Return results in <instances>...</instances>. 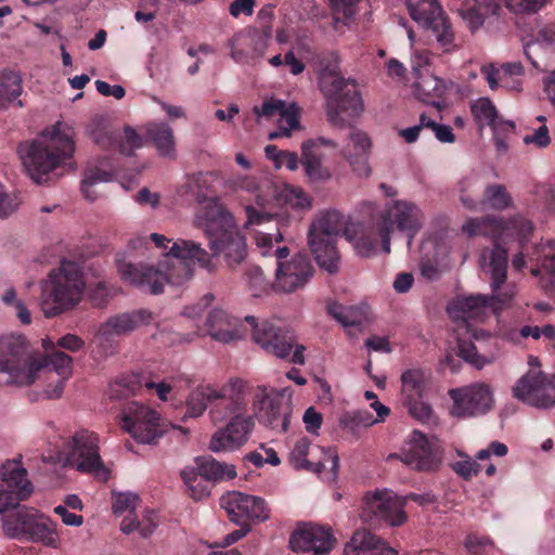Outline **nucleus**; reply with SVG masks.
<instances>
[{
  "mask_svg": "<svg viewBox=\"0 0 555 555\" xmlns=\"http://www.w3.org/2000/svg\"><path fill=\"white\" fill-rule=\"evenodd\" d=\"M462 231L469 237L483 235L495 241L492 248H486L481 253L482 268L491 274L493 295L477 294L457 297L448 306V313L453 320L468 324L470 320L483 319L489 308L498 309V302L505 304L506 301L495 295L506 281L508 259L507 250L496 241L516 238L522 247L533 231V224L522 216H514L507 220L486 216L467 220L463 224Z\"/></svg>",
  "mask_w": 555,
  "mask_h": 555,
  "instance_id": "f257e3e1",
  "label": "nucleus"
},
{
  "mask_svg": "<svg viewBox=\"0 0 555 555\" xmlns=\"http://www.w3.org/2000/svg\"><path fill=\"white\" fill-rule=\"evenodd\" d=\"M147 238L149 245L153 243L163 251L168 249L167 258L156 267L135 264L120 255L116 257V266L121 280L143 292L157 295L164 292L166 284L171 286L184 284L193 275L190 261H197L199 267L209 273L217 269L212 257L194 241L179 238L169 247L171 241L163 234L152 233Z\"/></svg>",
  "mask_w": 555,
  "mask_h": 555,
  "instance_id": "f03ea898",
  "label": "nucleus"
},
{
  "mask_svg": "<svg viewBox=\"0 0 555 555\" xmlns=\"http://www.w3.org/2000/svg\"><path fill=\"white\" fill-rule=\"evenodd\" d=\"M227 396V393L224 395ZM248 389L243 382L235 392L228 390V397L218 404L212 411H209L214 424L228 423L217 429L209 442V449L214 452H232L244 447L249 440L255 428L253 415L247 413Z\"/></svg>",
  "mask_w": 555,
  "mask_h": 555,
  "instance_id": "7ed1b4c3",
  "label": "nucleus"
},
{
  "mask_svg": "<svg viewBox=\"0 0 555 555\" xmlns=\"http://www.w3.org/2000/svg\"><path fill=\"white\" fill-rule=\"evenodd\" d=\"M23 165L36 183L49 181L50 173L65 165L73 157L75 142L72 134L61 130V124H56L50 135H43L31 143L20 146Z\"/></svg>",
  "mask_w": 555,
  "mask_h": 555,
  "instance_id": "20e7f679",
  "label": "nucleus"
},
{
  "mask_svg": "<svg viewBox=\"0 0 555 555\" xmlns=\"http://www.w3.org/2000/svg\"><path fill=\"white\" fill-rule=\"evenodd\" d=\"M202 218L214 256H222L230 268L242 263L247 256L246 240L225 207L211 199L204 207Z\"/></svg>",
  "mask_w": 555,
  "mask_h": 555,
  "instance_id": "39448f33",
  "label": "nucleus"
},
{
  "mask_svg": "<svg viewBox=\"0 0 555 555\" xmlns=\"http://www.w3.org/2000/svg\"><path fill=\"white\" fill-rule=\"evenodd\" d=\"M40 307L47 318H54L73 309L81 299L85 280L80 267L63 261L41 282Z\"/></svg>",
  "mask_w": 555,
  "mask_h": 555,
  "instance_id": "423d86ee",
  "label": "nucleus"
},
{
  "mask_svg": "<svg viewBox=\"0 0 555 555\" xmlns=\"http://www.w3.org/2000/svg\"><path fill=\"white\" fill-rule=\"evenodd\" d=\"M44 359L37 356L23 335L0 337V384L7 386H30L43 370Z\"/></svg>",
  "mask_w": 555,
  "mask_h": 555,
  "instance_id": "0eeeda50",
  "label": "nucleus"
},
{
  "mask_svg": "<svg viewBox=\"0 0 555 555\" xmlns=\"http://www.w3.org/2000/svg\"><path fill=\"white\" fill-rule=\"evenodd\" d=\"M3 531L11 538L23 542L41 543L48 547H57L60 535L57 524L40 511L20 506L3 517Z\"/></svg>",
  "mask_w": 555,
  "mask_h": 555,
  "instance_id": "6e6552de",
  "label": "nucleus"
},
{
  "mask_svg": "<svg viewBox=\"0 0 555 555\" xmlns=\"http://www.w3.org/2000/svg\"><path fill=\"white\" fill-rule=\"evenodd\" d=\"M99 436L88 429L77 430L64 440L59 450V461L64 466L75 468L85 474H91L102 481L109 477L100 455Z\"/></svg>",
  "mask_w": 555,
  "mask_h": 555,
  "instance_id": "1a4fd4ad",
  "label": "nucleus"
},
{
  "mask_svg": "<svg viewBox=\"0 0 555 555\" xmlns=\"http://www.w3.org/2000/svg\"><path fill=\"white\" fill-rule=\"evenodd\" d=\"M344 216L336 211L323 212L310 227L309 246L320 268L328 273L339 269L340 257L336 247V237L344 231Z\"/></svg>",
  "mask_w": 555,
  "mask_h": 555,
  "instance_id": "9d476101",
  "label": "nucleus"
},
{
  "mask_svg": "<svg viewBox=\"0 0 555 555\" xmlns=\"http://www.w3.org/2000/svg\"><path fill=\"white\" fill-rule=\"evenodd\" d=\"M410 16L428 34L429 40L443 53L459 49L451 22L437 0H405Z\"/></svg>",
  "mask_w": 555,
  "mask_h": 555,
  "instance_id": "9b49d317",
  "label": "nucleus"
},
{
  "mask_svg": "<svg viewBox=\"0 0 555 555\" xmlns=\"http://www.w3.org/2000/svg\"><path fill=\"white\" fill-rule=\"evenodd\" d=\"M320 91L326 101L328 121L334 126L344 124L341 114L354 117L360 115L364 108L358 83L352 78L340 76L331 81L323 80V88Z\"/></svg>",
  "mask_w": 555,
  "mask_h": 555,
  "instance_id": "f8f14e48",
  "label": "nucleus"
},
{
  "mask_svg": "<svg viewBox=\"0 0 555 555\" xmlns=\"http://www.w3.org/2000/svg\"><path fill=\"white\" fill-rule=\"evenodd\" d=\"M397 228L406 232L408 246L423 225V214L412 202L395 201L390 207L380 216L376 224V233L380 238L384 253H390V234Z\"/></svg>",
  "mask_w": 555,
  "mask_h": 555,
  "instance_id": "ddd939ff",
  "label": "nucleus"
},
{
  "mask_svg": "<svg viewBox=\"0 0 555 555\" xmlns=\"http://www.w3.org/2000/svg\"><path fill=\"white\" fill-rule=\"evenodd\" d=\"M121 428L140 443H155L168 429L160 415L137 401L127 402L121 409Z\"/></svg>",
  "mask_w": 555,
  "mask_h": 555,
  "instance_id": "4468645a",
  "label": "nucleus"
},
{
  "mask_svg": "<svg viewBox=\"0 0 555 555\" xmlns=\"http://www.w3.org/2000/svg\"><path fill=\"white\" fill-rule=\"evenodd\" d=\"M513 396L535 408L546 409L555 405V374L528 371L513 387Z\"/></svg>",
  "mask_w": 555,
  "mask_h": 555,
  "instance_id": "2eb2a0df",
  "label": "nucleus"
},
{
  "mask_svg": "<svg viewBox=\"0 0 555 555\" xmlns=\"http://www.w3.org/2000/svg\"><path fill=\"white\" fill-rule=\"evenodd\" d=\"M33 492V485L27 479V470L21 459L11 460L0 466V514L18 506Z\"/></svg>",
  "mask_w": 555,
  "mask_h": 555,
  "instance_id": "dca6fc26",
  "label": "nucleus"
},
{
  "mask_svg": "<svg viewBox=\"0 0 555 555\" xmlns=\"http://www.w3.org/2000/svg\"><path fill=\"white\" fill-rule=\"evenodd\" d=\"M449 396L453 400L451 413L457 417L483 415L491 410L493 403L491 389L483 383L451 389Z\"/></svg>",
  "mask_w": 555,
  "mask_h": 555,
  "instance_id": "f3484780",
  "label": "nucleus"
},
{
  "mask_svg": "<svg viewBox=\"0 0 555 555\" xmlns=\"http://www.w3.org/2000/svg\"><path fill=\"white\" fill-rule=\"evenodd\" d=\"M251 326L253 340L267 353L276 358L286 359L295 346V338L283 328L275 326L269 320L257 321L253 315L245 317Z\"/></svg>",
  "mask_w": 555,
  "mask_h": 555,
  "instance_id": "a211bd4d",
  "label": "nucleus"
},
{
  "mask_svg": "<svg viewBox=\"0 0 555 555\" xmlns=\"http://www.w3.org/2000/svg\"><path fill=\"white\" fill-rule=\"evenodd\" d=\"M314 268L307 254L298 253L291 260L280 262L276 268V288L284 293H293L305 286L312 278Z\"/></svg>",
  "mask_w": 555,
  "mask_h": 555,
  "instance_id": "6ab92c4d",
  "label": "nucleus"
},
{
  "mask_svg": "<svg viewBox=\"0 0 555 555\" xmlns=\"http://www.w3.org/2000/svg\"><path fill=\"white\" fill-rule=\"evenodd\" d=\"M90 135L101 149L118 151L126 156L132 155L133 151L140 149L143 144L141 135L129 126L125 127L124 137H121L100 121L94 120L90 126Z\"/></svg>",
  "mask_w": 555,
  "mask_h": 555,
  "instance_id": "aec40b11",
  "label": "nucleus"
},
{
  "mask_svg": "<svg viewBox=\"0 0 555 555\" xmlns=\"http://www.w3.org/2000/svg\"><path fill=\"white\" fill-rule=\"evenodd\" d=\"M242 386L243 380L240 378L230 379L220 389H215L209 385L198 386L190 392L185 401L186 412L183 420L186 417L196 418L201 416L206 411L208 404H210V411H212L218 404L223 401L225 402V390L228 391L231 388V390L235 392L237 388Z\"/></svg>",
  "mask_w": 555,
  "mask_h": 555,
  "instance_id": "412c9836",
  "label": "nucleus"
},
{
  "mask_svg": "<svg viewBox=\"0 0 555 555\" xmlns=\"http://www.w3.org/2000/svg\"><path fill=\"white\" fill-rule=\"evenodd\" d=\"M403 507V500L387 492H376L364 498L363 515L372 516L390 526H400L406 519Z\"/></svg>",
  "mask_w": 555,
  "mask_h": 555,
  "instance_id": "4be33fe9",
  "label": "nucleus"
},
{
  "mask_svg": "<svg viewBox=\"0 0 555 555\" xmlns=\"http://www.w3.org/2000/svg\"><path fill=\"white\" fill-rule=\"evenodd\" d=\"M401 461L416 470L433 472L440 464V455L424 434L414 430L408 448L401 454Z\"/></svg>",
  "mask_w": 555,
  "mask_h": 555,
  "instance_id": "5701e85b",
  "label": "nucleus"
},
{
  "mask_svg": "<svg viewBox=\"0 0 555 555\" xmlns=\"http://www.w3.org/2000/svg\"><path fill=\"white\" fill-rule=\"evenodd\" d=\"M336 543L330 528L307 525L298 528L289 538V545L295 552H310L314 554L330 553Z\"/></svg>",
  "mask_w": 555,
  "mask_h": 555,
  "instance_id": "b1692460",
  "label": "nucleus"
},
{
  "mask_svg": "<svg viewBox=\"0 0 555 555\" xmlns=\"http://www.w3.org/2000/svg\"><path fill=\"white\" fill-rule=\"evenodd\" d=\"M321 146L335 149L337 145L324 137L310 139L301 145V164L306 176L312 182H324L332 176L328 168L322 165V154L319 151Z\"/></svg>",
  "mask_w": 555,
  "mask_h": 555,
  "instance_id": "393cba45",
  "label": "nucleus"
},
{
  "mask_svg": "<svg viewBox=\"0 0 555 555\" xmlns=\"http://www.w3.org/2000/svg\"><path fill=\"white\" fill-rule=\"evenodd\" d=\"M258 418L261 424L279 433L287 430L292 415V406L282 398H271L267 395L258 400Z\"/></svg>",
  "mask_w": 555,
  "mask_h": 555,
  "instance_id": "a878e982",
  "label": "nucleus"
},
{
  "mask_svg": "<svg viewBox=\"0 0 555 555\" xmlns=\"http://www.w3.org/2000/svg\"><path fill=\"white\" fill-rule=\"evenodd\" d=\"M206 326L211 338L221 343H230L243 336L240 320L222 309L209 312Z\"/></svg>",
  "mask_w": 555,
  "mask_h": 555,
  "instance_id": "bb28decb",
  "label": "nucleus"
},
{
  "mask_svg": "<svg viewBox=\"0 0 555 555\" xmlns=\"http://www.w3.org/2000/svg\"><path fill=\"white\" fill-rule=\"evenodd\" d=\"M531 258L537 266L531 268V274L541 276V284L545 291L555 289V240H548L534 247Z\"/></svg>",
  "mask_w": 555,
  "mask_h": 555,
  "instance_id": "cd10ccee",
  "label": "nucleus"
},
{
  "mask_svg": "<svg viewBox=\"0 0 555 555\" xmlns=\"http://www.w3.org/2000/svg\"><path fill=\"white\" fill-rule=\"evenodd\" d=\"M481 74L492 90L501 87L519 91L520 81L514 77L521 76L524 74V67L519 62L505 63L500 67L490 64L481 67Z\"/></svg>",
  "mask_w": 555,
  "mask_h": 555,
  "instance_id": "c85d7f7f",
  "label": "nucleus"
},
{
  "mask_svg": "<svg viewBox=\"0 0 555 555\" xmlns=\"http://www.w3.org/2000/svg\"><path fill=\"white\" fill-rule=\"evenodd\" d=\"M345 555H395L393 548L389 547L380 538L371 531L357 530L351 540L346 544Z\"/></svg>",
  "mask_w": 555,
  "mask_h": 555,
  "instance_id": "c756f323",
  "label": "nucleus"
},
{
  "mask_svg": "<svg viewBox=\"0 0 555 555\" xmlns=\"http://www.w3.org/2000/svg\"><path fill=\"white\" fill-rule=\"evenodd\" d=\"M321 453V447L311 446L307 437H301L295 442L289 453V462L296 469L321 473L325 463L322 460H315L317 454Z\"/></svg>",
  "mask_w": 555,
  "mask_h": 555,
  "instance_id": "7c9ffc66",
  "label": "nucleus"
},
{
  "mask_svg": "<svg viewBox=\"0 0 555 555\" xmlns=\"http://www.w3.org/2000/svg\"><path fill=\"white\" fill-rule=\"evenodd\" d=\"M152 320V313L146 309L125 312L111 317L101 327L104 334L122 335L146 325Z\"/></svg>",
  "mask_w": 555,
  "mask_h": 555,
  "instance_id": "2f4dec72",
  "label": "nucleus"
},
{
  "mask_svg": "<svg viewBox=\"0 0 555 555\" xmlns=\"http://www.w3.org/2000/svg\"><path fill=\"white\" fill-rule=\"evenodd\" d=\"M146 138L154 144L163 157H176V141L172 128L164 121H153L146 125Z\"/></svg>",
  "mask_w": 555,
  "mask_h": 555,
  "instance_id": "473e14b6",
  "label": "nucleus"
},
{
  "mask_svg": "<svg viewBox=\"0 0 555 555\" xmlns=\"http://www.w3.org/2000/svg\"><path fill=\"white\" fill-rule=\"evenodd\" d=\"M23 92L22 78L13 70L0 72V111L8 109L11 105L23 107L18 99Z\"/></svg>",
  "mask_w": 555,
  "mask_h": 555,
  "instance_id": "72a5a7b5",
  "label": "nucleus"
},
{
  "mask_svg": "<svg viewBox=\"0 0 555 555\" xmlns=\"http://www.w3.org/2000/svg\"><path fill=\"white\" fill-rule=\"evenodd\" d=\"M477 122L480 127L490 126L494 132L502 129L512 132L515 129L513 121H503L499 119L498 112L493 103L489 99H481L472 106Z\"/></svg>",
  "mask_w": 555,
  "mask_h": 555,
  "instance_id": "f704fd0d",
  "label": "nucleus"
},
{
  "mask_svg": "<svg viewBox=\"0 0 555 555\" xmlns=\"http://www.w3.org/2000/svg\"><path fill=\"white\" fill-rule=\"evenodd\" d=\"M115 176V167L108 159H103L99 165L86 169L81 181V192L86 198L93 201L95 193L92 188L99 182H108Z\"/></svg>",
  "mask_w": 555,
  "mask_h": 555,
  "instance_id": "c9c22d12",
  "label": "nucleus"
},
{
  "mask_svg": "<svg viewBox=\"0 0 555 555\" xmlns=\"http://www.w3.org/2000/svg\"><path fill=\"white\" fill-rule=\"evenodd\" d=\"M196 466L210 482L231 480L236 477L234 465L218 462L211 456L196 459Z\"/></svg>",
  "mask_w": 555,
  "mask_h": 555,
  "instance_id": "e433bc0d",
  "label": "nucleus"
},
{
  "mask_svg": "<svg viewBox=\"0 0 555 555\" xmlns=\"http://www.w3.org/2000/svg\"><path fill=\"white\" fill-rule=\"evenodd\" d=\"M272 195L278 205H288L297 209L309 208V196L300 189L289 184L270 185Z\"/></svg>",
  "mask_w": 555,
  "mask_h": 555,
  "instance_id": "4c0bfd02",
  "label": "nucleus"
},
{
  "mask_svg": "<svg viewBox=\"0 0 555 555\" xmlns=\"http://www.w3.org/2000/svg\"><path fill=\"white\" fill-rule=\"evenodd\" d=\"M429 374L421 369H410L402 373V395L404 400L423 397L427 388Z\"/></svg>",
  "mask_w": 555,
  "mask_h": 555,
  "instance_id": "58836bf2",
  "label": "nucleus"
},
{
  "mask_svg": "<svg viewBox=\"0 0 555 555\" xmlns=\"http://www.w3.org/2000/svg\"><path fill=\"white\" fill-rule=\"evenodd\" d=\"M144 377L138 373L122 375L108 386V396L112 400L127 399L137 395L143 387Z\"/></svg>",
  "mask_w": 555,
  "mask_h": 555,
  "instance_id": "ea45409f",
  "label": "nucleus"
},
{
  "mask_svg": "<svg viewBox=\"0 0 555 555\" xmlns=\"http://www.w3.org/2000/svg\"><path fill=\"white\" fill-rule=\"evenodd\" d=\"M250 502V494L233 491L221 496L220 506L225 511L232 522L243 524L245 508Z\"/></svg>",
  "mask_w": 555,
  "mask_h": 555,
  "instance_id": "a19ab883",
  "label": "nucleus"
},
{
  "mask_svg": "<svg viewBox=\"0 0 555 555\" xmlns=\"http://www.w3.org/2000/svg\"><path fill=\"white\" fill-rule=\"evenodd\" d=\"M184 485L188 487L190 496L195 501L208 496L210 493V481L201 474L196 467H185L180 473Z\"/></svg>",
  "mask_w": 555,
  "mask_h": 555,
  "instance_id": "79ce46f5",
  "label": "nucleus"
},
{
  "mask_svg": "<svg viewBox=\"0 0 555 555\" xmlns=\"http://www.w3.org/2000/svg\"><path fill=\"white\" fill-rule=\"evenodd\" d=\"M483 1L485 4L477 2L476 5L467 9L462 14L463 20L467 23L472 33L476 31L483 25L487 15H496L501 10V7L493 0Z\"/></svg>",
  "mask_w": 555,
  "mask_h": 555,
  "instance_id": "37998d69",
  "label": "nucleus"
},
{
  "mask_svg": "<svg viewBox=\"0 0 555 555\" xmlns=\"http://www.w3.org/2000/svg\"><path fill=\"white\" fill-rule=\"evenodd\" d=\"M157 527V515L154 511H146L141 520L137 516L130 514L126 516L120 525L124 533L129 534L139 531L143 538L150 537Z\"/></svg>",
  "mask_w": 555,
  "mask_h": 555,
  "instance_id": "c03bdc74",
  "label": "nucleus"
},
{
  "mask_svg": "<svg viewBox=\"0 0 555 555\" xmlns=\"http://www.w3.org/2000/svg\"><path fill=\"white\" fill-rule=\"evenodd\" d=\"M415 93L422 102L438 106L444 94V86L437 77H424L415 83Z\"/></svg>",
  "mask_w": 555,
  "mask_h": 555,
  "instance_id": "a18cd8bd",
  "label": "nucleus"
},
{
  "mask_svg": "<svg viewBox=\"0 0 555 555\" xmlns=\"http://www.w3.org/2000/svg\"><path fill=\"white\" fill-rule=\"evenodd\" d=\"M480 350L481 346L476 345L470 339L459 338L457 340V354L478 370L494 361L493 354H483Z\"/></svg>",
  "mask_w": 555,
  "mask_h": 555,
  "instance_id": "49530a36",
  "label": "nucleus"
},
{
  "mask_svg": "<svg viewBox=\"0 0 555 555\" xmlns=\"http://www.w3.org/2000/svg\"><path fill=\"white\" fill-rule=\"evenodd\" d=\"M255 38L250 33H238L232 39L229 40V47L231 50V57L236 62H244L247 57L258 55L262 53V49L266 43L262 42L261 49L256 46L253 49H247V46L254 43Z\"/></svg>",
  "mask_w": 555,
  "mask_h": 555,
  "instance_id": "de8ad7c7",
  "label": "nucleus"
},
{
  "mask_svg": "<svg viewBox=\"0 0 555 555\" xmlns=\"http://www.w3.org/2000/svg\"><path fill=\"white\" fill-rule=\"evenodd\" d=\"M37 356L41 359H44V366L52 367V370L60 376L63 377V379H68L73 372V358L65 352L57 350L52 345L51 352H48L46 354L40 353L37 351Z\"/></svg>",
  "mask_w": 555,
  "mask_h": 555,
  "instance_id": "09e8293b",
  "label": "nucleus"
},
{
  "mask_svg": "<svg viewBox=\"0 0 555 555\" xmlns=\"http://www.w3.org/2000/svg\"><path fill=\"white\" fill-rule=\"evenodd\" d=\"M339 57L337 53L330 52L322 54L318 62V83L323 88V80H334L339 78Z\"/></svg>",
  "mask_w": 555,
  "mask_h": 555,
  "instance_id": "8fccbe9b",
  "label": "nucleus"
},
{
  "mask_svg": "<svg viewBox=\"0 0 555 555\" xmlns=\"http://www.w3.org/2000/svg\"><path fill=\"white\" fill-rule=\"evenodd\" d=\"M483 202L493 209L503 210L512 205V197L503 184H490L485 190Z\"/></svg>",
  "mask_w": 555,
  "mask_h": 555,
  "instance_id": "3c124183",
  "label": "nucleus"
},
{
  "mask_svg": "<svg viewBox=\"0 0 555 555\" xmlns=\"http://www.w3.org/2000/svg\"><path fill=\"white\" fill-rule=\"evenodd\" d=\"M410 415L423 424L435 422V413L431 405L423 400V397L404 400Z\"/></svg>",
  "mask_w": 555,
  "mask_h": 555,
  "instance_id": "603ef678",
  "label": "nucleus"
},
{
  "mask_svg": "<svg viewBox=\"0 0 555 555\" xmlns=\"http://www.w3.org/2000/svg\"><path fill=\"white\" fill-rule=\"evenodd\" d=\"M250 503L245 508L243 524L250 527L251 522L264 521L269 518L270 509L262 498L250 495Z\"/></svg>",
  "mask_w": 555,
  "mask_h": 555,
  "instance_id": "864d4df0",
  "label": "nucleus"
},
{
  "mask_svg": "<svg viewBox=\"0 0 555 555\" xmlns=\"http://www.w3.org/2000/svg\"><path fill=\"white\" fill-rule=\"evenodd\" d=\"M282 241H284V232L280 227L276 229V233L274 234L259 232L255 236L256 245L263 256L273 254V242L280 243Z\"/></svg>",
  "mask_w": 555,
  "mask_h": 555,
  "instance_id": "5fc2aeb1",
  "label": "nucleus"
},
{
  "mask_svg": "<svg viewBox=\"0 0 555 555\" xmlns=\"http://www.w3.org/2000/svg\"><path fill=\"white\" fill-rule=\"evenodd\" d=\"M480 468V464L468 455H465L464 459L452 464V469L465 480H470L473 477L477 476Z\"/></svg>",
  "mask_w": 555,
  "mask_h": 555,
  "instance_id": "6e6d98bb",
  "label": "nucleus"
},
{
  "mask_svg": "<svg viewBox=\"0 0 555 555\" xmlns=\"http://www.w3.org/2000/svg\"><path fill=\"white\" fill-rule=\"evenodd\" d=\"M139 496L134 493H118L113 495V512L114 514H122L127 511H134Z\"/></svg>",
  "mask_w": 555,
  "mask_h": 555,
  "instance_id": "4d7b16f0",
  "label": "nucleus"
},
{
  "mask_svg": "<svg viewBox=\"0 0 555 555\" xmlns=\"http://www.w3.org/2000/svg\"><path fill=\"white\" fill-rule=\"evenodd\" d=\"M345 156L349 159L350 167L358 177L367 178L371 175L369 153H358L352 155L345 152Z\"/></svg>",
  "mask_w": 555,
  "mask_h": 555,
  "instance_id": "13d9d810",
  "label": "nucleus"
},
{
  "mask_svg": "<svg viewBox=\"0 0 555 555\" xmlns=\"http://www.w3.org/2000/svg\"><path fill=\"white\" fill-rule=\"evenodd\" d=\"M424 125L427 126V130H430L435 134L438 141L442 143H453L455 141V135L450 126L441 125L428 115L426 124Z\"/></svg>",
  "mask_w": 555,
  "mask_h": 555,
  "instance_id": "bf43d9fd",
  "label": "nucleus"
},
{
  "mask_svg": "<svg viewBox=\"0 0 555 555\" xmlns=\"http://www.w3.org/2000/svg\"><path fill=\"white\" fill-rule=\"evenodd\" d=\"M279 115L281 117L280 121L285 122L287 126V129L283 131V134L288 137L291 134L289 130L296 129L299 125L298 108L294 103L289 105L284 103V109H281Z\"/></svg>",
  "mask_w": 555,
  "mask_h": 555,
  "instance_id": "052dcab7",
  "label": "nucleus"
},
{
  "mask_svg": "<svg viewBox=\"0 0 555 555\" xmlns=\"http://www.w3.org/2000/svg\"><path fill=\"white\" fill-rule=\"evenodd\" d=\"M345 426H363L369 427L378 422L367 410H359L344 417Z\"/></svg>",
  "mask_w": 555,
  "mask_h": 555,
  "instance_id": "680f3d73",
  "label": "nucleus"
},
{
  "mask_svg": "<svg viewBox=\"0 0 555 555\" xmlns=\"http://www.w3.org/2000/svg\"><path fill=\"white\" fill-rule=\"evenodd\" d=\"M507 7L514 12H537L550 0H505Z\"/></svg>",
  "mask_w": 555,
  "mask_h": 555,
  "instance_id": "e2e57ef3",
  "label": "nucleus"
},
{
  "mask_svg": "<svg viewBox=\"0 0 555 555\" xmlns=\"http://www.w3.org/2000/svg\"><path fill=\"white\" fill-rule=\"evenodd\" d=\"M308 433L318 436L319 429L323 423V416L313 406L308 408L302 416Z\"/></svg>",
  "mask_w": 555,
  "mask_h": 555,
  "instance_id": "0e129e2a",
  "label": "nucleus"
},
{
  "mask_svg": "<svg viewBox=\"0 0 555 555\" xmlns=\"http://www.w3.org/2000/svg\"><path fill=\"white\" fill-rule=\"evenodd\" d=\"M426 120L427 115L425 113L421 114L418 124L413 127L401 129L399 131V135L409 144L416 142L421 132L427 130V126L424 125L426 124Z\"/></svg>",
  "mask_w": 555,
  "mask_h": 555,
  "instance_id": "69168bd1",
  "label": "nucleus"
},
{
  "mask_svg": "<svg viewBox=\"0 0 555 555\" xmlns=\"http://www.w3.org/2000/svg\"><path fill=\"white\" fill-rule=\"evenodd\" d=\"M327 312L331 317H333L336 321H338L343 326H354L358 324L357 320L349 318L347 309L337 302L328 304Z\"/></svg>",
  "mask_w": 555,
  "mask_h": 555,
  "instance_id": "338daca9",
  "label": "nucleus"
},
{
  "mask_svg": "<svg viewBox=\"0 0 555 555\" xmlns=\"http://www.w3.org/2000/svg\"><path fill=\"white\" fill-rule=\"evenodd\" d=\"M255 0H233L229 5L231 16L237 18L241 14L251 16L254 13Z\"/></svg>",
  "mask_w": 555,
  "mask_h": 555,
  "instance_id": "774afa93",
  "label": "nucleus"
}]
</instances>
